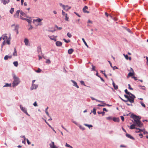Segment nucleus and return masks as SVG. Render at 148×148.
Masks as SVG:
<instances>
[{"label":"nucleus","mask_w":148,"mask_h":148,"mask_svg":"<svg viewBox=\"0 0 148 148\" xmlns=\"http://www.w3.org/2000/svg\"><path fill=\"white\" fill-rule=\"evenodd\" d=\"M131 117L133 119L134 121L133 123L137 125V126L139 127H141L143 126V124L140 121L141 117L140 116H136L135 114H132L131 115Z\"/></svg>","instance_id":"1"},{"label":"nucleus","mask_w":148,"mask_h":148,"mask_svg":"<svg viewBox=\"0 0 148 148\" xmlns=\"http://www.w3.org/2000/svg\"><path fill=\"white\" fill-rule=\"evenodd\" d=\"M2 39L3 40H4V41H3L2 44V48L3 47V46L5 45L6 40V42L8 44H10V41L11 39L10 34V36L8 38V37L7 36L6 34H3L2 35Z\"/></svg>","instance_id":"2"},{"label":"nucleus","mask_w":148,"mask_h":148,"mask_svg":"<svg viewBox=\"0 0 148 148\" xmlns=\"http://www.w3.org/2000/svg\"><path fill=\"white\" fill-rule=\"evenodd\" d=\"M14 81L12 83V86L14 87L18 85L20 82L19 78L15 74L13 75Z\"/></svg>","instance_id":"3"},{"label":"nucleus","mask_w":148,"mask_h":148,"mask_svg":"<svg viewBox=\"0 0 148 148\" xmlns=\"http://www.w3.org/2000/svg\"><path fill=\"white\" fill-rule=\"evenodd\" d=\"M128 96V97L127 100H123L121 98V99L124 101L126 102L129 101L131 103H134V99L136 98L135 96L132 94V95H129Z\"/></svg>","instance_id":"4"},{"label":"nucleus","mask_w":148,"mask_h":148,"mask_svg":"<svg viewBox=\"0 0 148 148\" xmlns=\"http://www.w3.org/2000/svg\"><path fill=\"white\" fill-rule=\"evenodd\" d=\"M42 19H34L33 21V23L36 26L41 25L42 23L41 21Z\"/></svg>","instance_id":"5"},{"label":"nucleus","mask_w":148,"mask_h":148,"mask_svg":"<svg viewBox=\"0 0 148 148\" xmlns=\"http://www.w3.org/2000/svg\"><path fill=\"white\" fill-rule=\"evenodd\" d=\"M20 109L22 111H23L26 114H27V115L28 116H29L30 115L28 114V113L27 112L26 109L23 107L22 105H20Z\"/></svg>","instance_id":"6"},{"label":"nucleus","mask_w":148,"mask_h":148,"mask_svg":"<svg viewBox=\"0 0 148 148\" xmlns=\"http://www.w3.org/2000/svg\"><path fill=\"white\" fill-rule=\"evenodd\" d=\"M20 14L21 15L24 17L28 18H31V17H29L24 12L20 10Z\"/></svg>","instance_id":"7"},{"label":"nucleus","mask_w":148,"mask_h":148,"mask_svg":"<svg viewBox=\"0 0 148 148\" xmlns=\"http://www.w3.org/2000/svg\"><path fill=\"white\" fill-rule=\"evenodd\" d=\"M49 38L51 40H54L55 41H56V38L57 36H55L54 35L53 36H48Z\"/></svg>","instance_id":"8"},{"label":"nucleus","mask_w":148,"mask_h":148,"mask_svg":"<svg viewBox=\"0 0 148 148\" xmlns=\"http://www.w3.org/2000/svg\"><path fill=\"white\" fill-rule=\"evenodd\" d=\"M24 42L26 46L29 45V42L28 39L25 38L24 40Z\"/></svg>","instance_id":"9"},{"label":"nucleus","mask_w":148,"mask_h":148,"mask_svg":"<svg viewBox=\"0 0 148 148\" xmlns=\"http://www.w3.org/2000/svg\"><path fill=\"white\" fill-rule=\"evenodd\" d=\"M126 136L128 138H129L133 140H134L135 139L132 136H131L130 134H126Z\"/></svg>","instance_id":"10"},{"label":"nucleus","mask_w":148,"mask_h":148,"mask_svg":"<svg viewBox=\"0 0 148 148\" xmlns=\"http://www.w3.org/2000/svg\"><path fill=\"white\" fill-rule=\"evenodd\" d=\"M51 148H58L56 146L54 145V142H52L51 144H49Z\"/></svg>","instance_id":"11"},{"label":"nucleus","mask_w":148,"mask_h":148,"mask_svg":"<svg viewBox=\"0 0 148 148\" xmlns=\"http://www.w3.org/2000/svg\"><path fill=\"white\" fill-rule=\"evenodd\" d=\"M137 126V125L136 124H135L134 123H133V124L131 125L130 127V129H136V127H135V126Z\"/></svg>","instance_id":"12"},{"label":"nucleus","mask_w":148,"mask_h":148,"mask_svg":"<svg viewBox=\"0 0 148 148\" xmlns=\"http://www.w3.org/2000/svg\"><path fill=\"white\" fill-rule=\"evenodd\" d=\"M2 3L4 5L10 2V0H1Z\"/></svg>","instance_id":"13"},{"label":"nucleus","mask_w":148,"mask_h":148,"mask_svg":"<svg viewBox=\"0 0 148 148\" xmlns=\"http://www.w3.org/2000/svg\"><path fill=\"white\" fill-rule=\"evenodd\" d=\"M105 15L106 16V17L107 18H115L112 17V16L110 14H108L106 12L105 13Z\"/></svg>","instance_id":"14"},{"label":"nucleus","mask_w":148,"mask_h":148,"mask_svg":"<svg viewBox=\"0 0 148 148\" xmlns=\"http://www.w3.org/2000/svg\"><path fill=\"white\" fill-rule=\"evenodd\" d=\"M71 82H72L73 84V86L76 87L77 88H79V86L77 85V83L76 82L74 81L71 80Z\"/></svg>","instance_id":"15"},{"label":"nucleus","mask_w":148,"mask_h":148,"mask_svg":"<svg viewBox=\"0 0 148 148\" xmlns=\"http://www.w3.org/2000/svg\"><path fill=\"white\" fill-rule=\"evenodd\" d=\"M56 44L57 46L59 47L62 45V43L60 41H57L56 42Z\"/></svg>","instance_id":"16"},{"label":"nucleus","mask_w":148,"mask_h":148,"mask_svg":"<svg viewBox=\"0 0 148 148\" xmlns=\"http://www.w3.org/2000/svg\"><path fill=\"white\" fill-rule=\"evenodd\" d=\"M19 13H20V10H17L14 14L15 17L17 18L18 16H19Z\"/></svg>","instance_id":"17"},{"label":"nucleus","mask_w":148,"mask_h":148,"mask_svg":"<svg viewBox=\"0 0 148 148\" xmlns=\"http://www.w3.org/2000/svg\"><path fill=\"white\" fill-rule=\"evenodd\" d=\"M88 9V7L86 6H85L83 9V12L84 13H89V12L88 11H87L86 10V9Z\"/></svg>","instance_id":"18"},{"label":"nucleus","mask_w":148,"mask_h":148,"mask_svg":"<svg viewBox=\"0 0 148 148\" xmlns=\"http://www.w3.org/2000/svg\"><path fill=\"white\" fill-rule=\"evenodd\" d=\"M12 27H13V26H15V28L14 29V30H18L19 28V26L18 25H16L15 26L14 24L12 25H11Z\"/></svg>","instance_id":"19"},{"label":"nucleus","mask_w":148,"mask_h":148,"mask_svg":"<svg viewBox=\"0 0 148 148\" xmlns=\"http://www.w3.org/2000/svg\"><path fill=\"white\" fill-rule=\"evenodd\" d=\"M123 55L125 57V59L128 60V59H129L130 60H131V58L130 57H128V56L127 55H125L124 54H123Z\"/></svg>","instance_id":"20"},{"label":"nucleus","mask_w":148,"mask_h":148,"mask_svg":"<svg viewBox=\"0 0 148 148\" xmlns=\"http://www.w3.org/2000/svg\"><path fill=\"white\" fill-rule=\"evenodd\" d=\"M37 51L38 54L42 53L40 47L39 46L37 48Z\"/></svg>","instance_id":"21"},{"label":"nucleus","mask_w":148,"mask_h":148,"mask_svg":"<svg viewBox=\"0 0 148 148\" xmlns=\"http://www.w3.org/2000/svg\"><path fill=\"white\" fill-rule=\"evenodd\" d=\"M71 7H69L68 5H64V7L63 8L66 11H68L69 9H70Z\"/></svg>","instance_id":"22"},{"label":"nucleus","mask_w":148,"mask_h":148,"mask_svg":"<svg viewBox=\"0 0 148 148\" xmlns=\"http://www.w3.org/2000/svg\"><path fill=\"white\" fill-rule=\"evenodd\" d=\"M112 120L115 122H119V118L114 117L113 118Z\"/></svg>","instance_id":"23"},{"label":"nucleus","mask_w":148,"mask_h":148,"mask_svg":"<svg viewBox=\"0 0 148 148\" xmlns=\"http://www.w3.org/2000/svg\"><path fill=\"white\" fill-rule=\"evenodd\" d=\"M134 74V72H130L128 75L127 77L133 76Z\"/></svg>","instance_id":"24"},{"label":"nucleus","mask_w":148,"mask_h":148,"mask_svg":"<svg viewBox=\"0 0 148 148\" xmlns=\"http://www.w3.org/2000/svg\"><path fill=\"white\" fill-rule=\"evenodd\" d=\"M12 58V56H8V55L5 56L4 58V59L6 60H8V58Z\"/></svg>","instance_id":"25"},{"label":"nucleus","mask_w":148,"mask_h":148,"mask_svg":"<svg viewBox=\"0 0 148 148\" xmlns=\"http://www.w3.org/2000/svg\"><path fill=\"white\" fill-rule=\"evenodd\" d=\"M112 85L114 88L115 89H117L118 88V86L115 85V83L113 81H112Z\"/></svg>","instance_id":"26"},{"label":"nucleus","mask_w":148,"mask_h":148,"mask_svg":"<svg viewBox=\"0 0 148 148\" xmlns=\"http://www.w3.org/2000/svg\"><path fill=\"white\" fill-rule=\"evenodd\" d=\"M73 51V50L72 49H70L68 50V53L69 54H71Z\"/></svg>","instance_id":"27"},{"label":"nucleus","mask_w":148,"mask_h":148,"mask_svg":"<svg viewBox=\"0 0 148 148\" xmlns=\"http://www.w3.org/2000/svg\"><path fill=\"white\" fill-rule=\"evenodd\" d=\"M11 86V84H8L6 83L5 85L3 86V87H10Z\"/></svg>","instance_id":"28"},{"label":"nucleus","mask_w":148,"mask_h":148,"mask_svg":"<svg viewBox=\"0 0 148 148\" xmlns=\"http://www.w3.org/2000/svg\"><path fill=\"white\" fill-rule=\"evenodd\" d=\"M125 92L127 95H132V93H131L130 92L128 91L127 90V89H126L125 90Z\"/></svg>","instance_id":"29"},{"label":"nucleus","mask_w":148,"mask_h":148,"mask_svg":"<svg viewBox=\"0 0 148 148\" xmlns=\"http://www.w3.org/2000/svg\"><path fill=\"white\" fill-rule=\"evenodd\" d=\"M136 130H139V131H136V133H139L141 132H143V130L140 129L139 128H136Z\"/></svg>","instance_id":"30"},{"label":"nucleus","mask_w":148,"mask_h":148,"mask_svg":"<svg viewBox=\"0 0 148 148\" xmlns=\"http://www.w3.org/2000/svg\"><path fill=\"white\" fill-rule=\"evenodd\" d=\"M84 125L85 126H87L89 128L90 127H92V125H88L86 124H84Z\"/></svg>","instance_id":"31"},{"label":"nucleus","mask_w":148,"mask_h":148,"mask_svg":"<svg viewBox=\"0 0 148 148\" xmlns=\"http://www.w3.org/2000/svg\"><path fill=\"white\" fill-rule=\"evenodd\" d=\"M13 64L14 66L16 67H17L18 65V63L17 61H15L13 62Z\"/></svg>","instance_id":"32"},{"label":"nucleus","mask_w":148,"mask_h":148,"mask_svg":"<svg viewBox=\"0 0 148 148\" xmlns=\"http://www.w3.org/2000/svg\"><path fill=\"white\" fill-rule=\"evenodd\" d=\"M48 108V107H47L46 109H45V113H46V114L48 116H49V114L47 111V110Z\"/></svg>","instance_id":"33"},{"label":"nucleus","mask_w":148,"mask_h":148,"mask_svg":"<svg viewBox=\"0 0 148 148\" xmlns=\"http://www.w3.org/2000/svg\"><path fill=\"white\" fill-rule=\"evenodd\" d=\"M82 40L83 42H84V44L87 47H88V45H87L86 42L85 40L84 39V38H82Z\"/></svg>","instance_id":"34"},{"label":"nucleus","mask_w":148,"mask_h":148,"mask_svg":"<svg viewBox=\"0 0 148 148\" xmlns=\"http://www.w3.org/2000/svg\"><path fill=\"white\" fill-rule=\"evenodd\" d=\"M13 55L14 56H17V54L16 53V49H14V51L13 53Z\"/></svg>","instance_id":"35"},{"label":"nucleus","mask_w":148,"mask_h":148,"mask_svg":"<svg viewBox=\"0 0 148 148\" xmlns=\"http://www.w3.org/2000/svg\"><path fill=\"white\" fill-rule=\"evenodd\" d=\"M78 126L79 127L80 129L82 130H85V128L83 127L82 125L79 124Z\"/></svg>","instance_id":"36"},{"label":"nucleus","mask_w":148,"mask_h":148,"mask_svg":"<svg viewBox=\"0 0 148 148\" xmlns=\"http://www.w3.org/2000/svg\"><path fill=\"white\" fill-rule=\"evenodd\" d=\"M21 137H23V138H24V140L22 142L23 143H24L25 144V140H26L25 137V136H21Z\"/></svg>","instance_id":"37"},{"label":"nucleus","mask_w":148,"mask_h":148,"mask_svg":"<svg viewBox=\"0 0 148 148\" xmlns=\"http://www.w3.org/2000/svg\"><path fill=\"white\" fill-rule=\"evenodd\" d=\"M26 20L27 21L28 23L30 24L32 22V20H31L32 19H24Z\"/></svg>","instance_id":"38"},{"label":"nucleus","mask_w":148,"mask_h":148,"mask_svg":"<svg viewBox=\"0 0 148 148\" xmlns=\"http://www.w3.org/2000/svg\"><path fill=\"white\" fill-rule=\"evenodd\" d=\"M97 113L99 114H101L102 116L104 115V114H105V112H103V111L102 112H100L98 111V112H97Z\"/></svg>","instance_id":"39"},{"label":"nucleus","mask_w":148,"mask_h":148,"mask_svg":"<svg viewBox=\"0 0 148 148\" xmlns=\"http://www.w3.org/2000/svg\"><path fill=\"white\" fill-rule=\"evenodd\" d=\"M14 8H11L10 10V13L11 14H12L13 13V12L14 11Z\"/></svg>","instance_id":"40"},{"label":"nucleus","mask_w":148,"mask_h":148,"mask_svg":"<svg viewBox=\"0 0 148 148\" xmlns=\"http://www.w3.org/2000/svg\"><path fill=\"white\" fill-rule=\"evenodd\" d=\"M62 14L63 15H65V18H68L67 17V14H65V13L64 12L63 10H62Z\"/></svg>","instance_id":"41"},{"label":"nucleus","mask_w":148,"mask_h":148,"mask_svg":"<svg viewBox=\"0 0 148 148\" xmlns=\"http://www.w3.org/2000/svg\"><path fill=\"white\" fill-rule=\"evenodd\" d=\"M91 112H92L94 115H95L96 114V109L95 108H93V111H92Z\"/></svg>","instance_id":"42"},{"label":"nucleus","mask_w":148,"mask_h":148,"mask_svg":"<svg viewBox=\"0 0 148 148\" xmlns=\"http://www.w3.org/2000/svg\"><path fill=\"white\" fill-rule=\"evenodd\" d=\"M65 146L66 147L71 148H73V147L71 146L70 145H69L67 143H66L65 144Z\"/></svg>","instance_id":"43"},{"label":"nucleus","mask_w":148,"mask_h":148,"mask_svg":"<svg viewBox=\"0 0 148 148\" xmlns=\"http://www.w3.org/2000/svg\"><path fill=\"white\" fill-rule=\"evenodd\" d=\"M63 40L64 41V42L67 43H68L69 42H70V40H66L65 38H64L63 39Z\"/></svg>","instance_id":"44"},{"label":"nucleus","mask_w":148,"mask_h":148,"mask_svg":"<svg viewBox=\"0 0 148 148\" xmlns=\"http://www.w3.org/2000/svg\"><path fill=\"white\" fill-rule=\"evenodd\" d=\"M67 36L69 38H71L72 36V35H71V34L69 32L67 33Z\"/></svg>","instance_id":"45"},{"label":"nucleus","mask_w":148,"mask_h":148,"mask_svg":"<svg viewBox=\"0 0 148 148\" xmlns=\"http://www.w3.org/2000/svg\"><path fill=\"white\" fill-rule=\"evenodd\" d=\"M140 103L142 106H143L144 108H145L146 107L145 105L142 102L140 101Z\"/></svg>","instance_id":"46"},{"label":"nucleus","mask_w":148,"mask_h":148,"mask_svg":"<svg viewBox=\"0 0 148 148\" xmlns=\"http://www.w3.org/2000/svg\"><path fill=\"white\" fill-rule=\"evenodd\" d=\"M80 83L82 85H83L85 86H86L84 81H80Z\"/></svg>","instance_id":"47"},{"label":"nucleus","mask_w":148,"mask_h":148,"mask_svg":"<svg viewBox=\"0 0 148 148\" xmlns=\"http://www.w3.org/2000/svg\"><path fill=\"white\" fill-rule=\"evenodd\" d=\"M122 27L123 28H125L127 30V31L128 32H131V31L129 29L127 28L126 27H124L123 26H122Z\"/></svg>","instance_id":"48"},{"label":"nucleus","mask_w":148,"mask_h":148,"mask_svg":"<svg viewBox=\"0 0 148 148\" xmlns=\"http://www.w3.org/2000/svg\"><path fill=\"white\" fill-rule=\"evenodd\" d=\"M92 71H95V66H94L93 65H92Z\"/></svg>","instance_id":"49"},{"label":"nucleus","mask_w":148,"mask_h":148,"mask_svg":"<svg viewBox=\"0 0 148 148\" xmlns=\"http://www.w3.org/2000/svg\"><path fill=\"white\" fill-rule=\"evenodd\" d=\"M106 103H104V104H99L97 105V106H106Z\"/></svg>","instance_id":"50"},{"label":"nucleus","mask_w":148,"mask_h":148,"mask_svg":"<svg viewBox=\"0 0 148 148\" xmlns=\"http://www.w3.org/2000/svg\"><path fill=\"white\" fill-rule=\"evenodd\" d=\"M72 122L74 123L76 125H77V126L79 124H78V123L76 122V121H73V120H72Z\"/></svg>","instance_id":"51"},{"label":"nucleus","mask_w":148,"mask_h":148,"mask_svg":"<svg viewBox=\"0 0 148 148\" xmlns=\"http://www.w3.org/2000/svg\"><path fill=\"white\" fill-rule=\"evenodd\" d=\"M34 84H32V86L31 87L30 89L31 90H33L34 88Z\"/></svg>","instance_id":"52"},{"label":"nucleus","mask_w":148,"mask_h":148,"mask_svg":"<svg viewBox=\"0 0 148 148\" xmlns=\"http://www.w3.org/2000/svg\"><path fill=\"white\" fill-rule=\"evenodd\" d=\"M46 62L47 63L50 64L51 63V61L47 59V60Z\"/></svg>","instance_id":"53"},{"label":"nucleus","mask_w":148,"mask_h":148,"mask_svg":"<svg viewBox=\"0 0 148 148\" xmlns=\"http://www.w3.org/2000/svg\"><path fill=\"white\" fill-rule=\"evenodd\" d=\"M41 71V70L40 69L38 68V70L36 71L37 73H40Z\"/></svg>","instance_id":"54"},{"label":"nucleus","mask_w":148,"mask_h":148,"mask_svg":"<svg viewBox=\"0 0 148 148\" xmlns=\"http://www.w3.org/2000/svg\"><path fill=\"white\" fill-rule=\"evenodd\" d=\"M33 105L35 107L37 106V104L36 101H35L34 102V103H33Z\"/></svg>","instance_id":"55"},{"label":"nucleus","mask_w":148,"mask_h":148,"mask_svg":"<svg viewBox=\"0 0 148 148\" xmlns=\"http://www.w3.org/2000/svg\"><path fill=\"white\" fill-rule=\"evenodd\" d=\"M88 23H90V24H92V22L91 21H90V20H89L87 22Z\"/></svg>","instance_id":"56"},{"label":"nucleus","mask_w":148,"mask_h":148,"mask_svg":"<svg viewBox=\"0 0 148 148\" xmlns=\"http://www.w3.org/2000/svg\"><path fill=\"white\" fill-rule=\"evenodd\" d=\"M128 88H129V89L131 90H133V89L131 87L130 85V84H129L128 85Z\"/></svg>","instance_id":"57"},{"label":"nucleus","mask_w":148,"mask_h":148,"mask_svg":"<svg viewBox=\"0 0 148 148\" xmlns=\"http://www.w3.org/2000/svg\"><path fill=\"white\" fill-rule=\"evenodd\" d=\"M129 71H130V72H134V71L133 69L132 68L130 67V70H128Z\"/></svg>","instance_id":"58"},{"label":"nucleus","mask_w":148,"mask_h":148,"mask_svg":"<svg viewBox=\"0 0 148 148\" xmlns=\"http://www.w3.org/2000/svg\"><path fill=\"white\" fill-rule=\"evenodd\" d=\"M56 27L57 28V29L58 30H60L62 29V27H58L56 25Z\"/></svg>","instance_id":"59"},{"label":"nucleus","mask_w":148,"mask_h":148,"mask_svg":"<svg viewBox=\"0 0 148 148\" xmlns=\"http://www.w3.org/2000/svg\"><path fill=\"white\" fill-rule=\"evenodd\" d=\"M26 140L27 143L28 145H30L31 144V143L29 142L28 139H27Z\"/></svg>","instance_id":"60"},{"label":"nucleus","mask_w":148,"mask_h":148,"mask_svg":"<svg viewBox=\"0 0 148 148\" xmlns=\"http://www.w3.org/2000/svg\"><path fill=\"white\" fill-rule=\"evenodd\" d=\"M34 89H36L38 87V85H36L34 84Z\"/></svg>","instance_id":"61"},{"label":"nucleus","mask_w":148,"mask_h":148,"mask_svg":"<svg viewBox=\"0 0 148 148\" xmlns=\"http://www.w3.org/2000/svg\"><path fill=\"white\" fill-rule=\"evenodd\" d=\"M59 5H60L63 8H64V5H63V4H62V3H59Z\"/></svg>","instance_id":"62"},{"label":"nucleus","mask_w":148,"mask_h":148,"mask_svg":"<svg viewBox=\"0 0 148 148\" xmlns=\"http://www.w3.org/2000/svg\"><path fill=\"white\" fill-rule=\"evenodd\" d=\"M124 117L123 116H121V119L123 121H124Z\"/></svg>","instance_id":"63"},{"label":"nucleus","mask_w":148,"mask_h":148,"mask_svg":"<svg viewBox=\"0 0 148 148\" xmlns=\"http://www.w3.org/2000/svg\"><path fill=\"white\" fill-rule=\"evenodd\" d=\"M106 119L108 120H110L112 119V118L110 117H108L106 118Z\"/></svg>","instance_id":"64"}]
</instances>
